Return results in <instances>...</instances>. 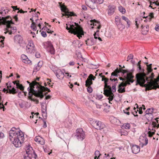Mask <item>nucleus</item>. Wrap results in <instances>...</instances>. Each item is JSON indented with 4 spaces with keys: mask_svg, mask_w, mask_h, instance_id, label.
Here are the masks:
<instances>
[{
    "mask_svg": "<svg viewBox=\"0 0 159 159\" xmlns=\"http://www.w3.org/2000/svg\"><path fill=\"white\" fill-rule=\"evenodd\" d=\"M137 66L139 73L136 74V85L139 84L141 86L145 87L146 90H148V88L149 85L148 84L150 82H152L154 77V73H152L150 75L146 76V73L144 72L145 70L141 68V66Z\"/></svg>",
    "mask_w": 159,
    "mask_h": 159,
    "instance_id": "nucleus-1",
    "label": "nucleus"
},
{
    "mask_svg": "<svg viewBox=\"0 0 159 159\" xmlns=\"http://www.w3.org/2000/svg\"><path fill=\"white\" fill-rule=\"evenodd\" d=\"M41 86L39 83L34 81L30 84V87L28 88L27 90L29 92L32 93L35 96L42 99L44 97V95L41 93Z\"/></svg>",
    "mask_w": 159,
    "mask_h": 159,
    "instance_id": "nucleus-2",
    "label": "nucleus"
},
{
    "mask_svg": "<svg viewBox=\"0 0 159 159\" xmlns=\"http://www.w3.org/2000/svg\"><path fill=\"white\" fill-rule=\"evenodd\" d=\"M13 132L12 131H11L10 139L16 147H20L22 142L24 141L23 134L21 131L19 132V134Z\"/></svg>",
    "mask_w": 159,
    "mask_h": 159,
    "instance_id": "nucleus-3",
    "label": "nucleus"
},
{
    "mask_svg": "<svg viewBox=\"0 0 159 159\" xmlns=\"http://www.w3.org/2000/svg\"><path fill=\"white\" fill-rule=\"evenodd\" d=\"M74 24L75 25L73 24L72 25H69V27L66 24L67 26L66 29L67 30H69V33L73 34L75 35H77V36L79 39H80V38L82 37L81 35L84 34L82 28L76 23H74Z\"/></svg>",
    "mask_w": 159,
    "mask_h": 159,
    "instance_id": "nucleus-4",
    "label": "nucleus"
},
{
    "mask_svg": "<svg viewBox=\"0 0 159 159\" xmlns=\"http://www.w3.org/2000/svg\"><path fill=\"white\" fill-rule=\"evenodd\" d=\"M102 78V80L104 81V94L107 97H108V99L109 100V102L112 104L111 101H112L114 97V95L111 92V87L109 85H108L107 82L109 81V79L105 77V76H101Z\"/></svg>",
    "mask_w": 159,
    "mask_h": 159,
    "instance_id": "nucleus-5",
    "label": "nucleus"
},
{
    "mask_svg": "<svg viewBox=\"0 0 159 159\" xmlns=\"http://www.w3.org/2000/svg\"><path fill=\"white\" fill-rule=\"evenodd\" d=\"M148 90H151L152 89H156L157 88H159V74L156 79L152 81L148 84Z\"/></svg>",
    "mask_w": 159,
    "mask_h": 159,
    "instance_id": "nucleus-6",
    "label": "nucleus"
},
{
    "mask_svg": "<svg viewBox=\"0 0 159 159\" xmlns=\"http://www.w3.org/2000/svg\"><path fill=\"white\" fill-rule=\"evenodd\" d=\"M0 24L7 25L8 27H10V24H14L12 21L11 17L8 16L6 17H2L1 18L0 17Z\"/></svg>",
    "mask_w": 159,
    "mask_h": 159,
    "instance_id": "nucleus-7",
    "label": "nucleus"
},
{
    "mask_svg": "<svg viewBox=\"0 0 159 159\" xmlns=\"http://www.w3.org/2000/svg\"><path fill=\"white\" fill-rule=\"evenodd\" d=\"M59 3L60 4V6L61 11L65 13L62 14V17L63 16H67L68 17L71 16H76V15L73 12H69L68 8H66L65 5L64 4L61 5V3L60 2H59Z\"/></svg>",
    "mask_w": 159,
    "mask_h": 159,
    "instance_id": "nucleus-8",
    "label": "nucleus"
},
{
    "mask_svg": "<svg viewBox=\"0 0 159 159\" xmlns=\"http://www.w3.org/2000/svg\"><path fill=\"white\" fill-rule=\"evenodd\" d=\"M27 150H26V154L24 157L25 159H36L37 155L35 152L30 150V147H27Z\"/></svg>",
    "mask_w": 159,
    "mask_h": 159,
    "instance_id": "nucleus-9",
    "label": "nucleus"
},
{
    "mask_svg": "<svg viewBox=\"0 0 159 159\" xmlns=\"http://www.w3.org/2000/svg\"><path fill=\"white\" fill-rule=\"evenodd\" d=\"M92 126L96 129L101 130L105 128V125L100 121H95L93 122Z\"/></svg>",
    "mask_w": 159,
    "mask_h": 159,
    "instance_id": "nucleus-10",
    "label": "nucleus"
},
{
    "mask_svg": "<svg viewBox=\"0 0 159 159\" xmlns=\"http://www.w3.org/2000/svg\"><path fill=\"white\" fill-rule=\"evenodd\" d=\"M75 136L77 139L79 140H83L85 137V134L82 128L77 129Z\"/></svg>",
    "mask_w": 159,
    "mask_h": 159,
    "instance_id": "nucleus-11",
    "label": "nucleus"
},
{
    "mask_svg": "<svg viewBox=\"0 0 159 159\" xmlns=\"http://www.w3.org/2000/svg\"><path fill=\"white\" fill-rule=\"evenodd\" d=\"M45 48L47 49V50L51 54H54L55 53V50L53 47L51 42L48 41L45 42L44 43Z\"/></svg>",
    "mask_w": 159,
    "mask_h": 159,
    "instance_id": "nucleus-12",
    "label": "nucleus"
},
{
    "mask_svg": "<svg viewBox=\"0 0 159 159\" xmlns=\"http://www.w3.org/2000/svg\"><path fill=\"white\" fill-rule=\"evenodd\" d=\"M26 50L27 52L31 53L34 50V45L33 41H30L26 46Z\"/></svg>",
    "mask_w": 159,
    "mask_h": 159,
    "instance_id": "nucleus-13",
    "label": "nucleus"
},
{
    "mask_svg": "<svg viewBox=\"0 0 159 159\" xmlns=\"http://www.w3.org/2000/svg\"><path fill=\"white\" fill-rule=\"evenodd\" d=\"M86 4L92 9H95L97 5L94 0H85Z\"/></svg>",
    "mask_w": 159,
    "mask_h": 159,
    "instance_id": "nucleus-14",
    "label": "nucleus"
},
{
    "mask_svg": "<svg viewBox=\"0 0 159 159\" xmlns=\"http://www.w3.org/2000/svg\"><path fill=\"white\" fill-rule=\"evenodd\" d=\"M139 141L140 142L139 145L143 147L144 146L147 145L148 142V140L146 137L141 136L140 137Z\"/></svg>",
    "mask_w": 159,
    "mask_h": 159,
    "instance_id": "nucleus-15",
    "label": "nucleus"
},
{
    "mask_svg": "<svg viewBox=\"0 0 159 159\" xmlns=\"http://www.w3.org/2000/svg\"><path fill=\"white\" fill-rule=\"evenodd\" d=\"M57 77L60 80H62L64 77V73L59 69L54 71Z\"/></svg>",
    "mask_w": 159,
    "mask_h": 159,
    "instance_id": "nucleus-16",
    "label": "nucleus"
},
{
    "mask_svg": "<svg viewBox=\"0 0 159 159\" xmlns=\"http://www.w3.org/2000/svg\"><path fill=\"white\" fill-rule=\"evenodd\" d=\"M151 126H152V127H153L152 129L153 131L152 132H151V131H149L148 132V136L149 137H151L152 136V135L154 134V133L155 131V128L156 127H157V128L159 127V124H158L157 125V124L156 123H155L154 122H152Z\"/></svg>",
    "mask_w": 159,
    "mask_h": 159,
    "instance_id": "nucleus-17",
    "label": "nucleus"
},
{
    "mask_svg": "<svg viewBox=\"0 0 159 159\" xmlns=\"http://www.w3.org/2000/svg\"><path fill=\"white\" fill-rule=\"evenodd\" d=\"M152 109L151 108H148L146 111V114H145V116L147 120L148 121L151 120L153 118V116L152 114V113L148 112H149V111H151V110Z\"/></svg>",
    "mask_w": 159,
    "mask_h": 159,
    "instance_id": "nucleus-18",
    "label": "nucleus"
},
{
    "mask_svg": "<svg viewBox=\"0 0 159 159\" xmlns=\"http://www.w3.org/2000/svg\"><path fill=\"white\" fill-rule=\"evenodd\" d=\"M35 141L39 143L42 145H44L45 144V140L44 139L39 136L36 137L34 139Z\"/></svg>",
    "mask_w": 159,
    "mask_h": 159,
    "instance_id": "nucleus-19",
    "label": "nucleus"
},
{
    "mask_svg": "<svg viewBox=\"0 0 159 159\" xmlns=\"http://www.w3.org/2000/svg\"><path fill=\"white\" fill-rule=\"evenodd\" d=\"M21 58L23 61L26 64H31V61L27 57V56L24 55L22 54L21 56Z\"/></svg>",
    "mask_w": 159,
    "mask_h": 159,
    "instance_id": "nucleus-20",
    "label": "nucleus"
},
{
    "mask_svg": "<svg viewBox=\"0 0 159 159\" xmlns=\"http://www.w3.org/2000/svg\"><path fill=\"white\" fill-rule=\"evenodd\" d=\"M140 147L139 146L134 145L132 146L131 149L132 152L136 154L140 151Z\"/></svg>",
    "mask_w": 159,
    "mask_h": 159,
    "instance_id": "nucleus-21",
    "label": "nucleus"
},
{
    "mask_svg": "<svg viewBox=\"0 0 159 159\" xmlns=\"http://www.w3.org/2000/svg\"><path fill=\"white\" fill-rule=\"evenodd\" d=\"M108 14L111 16L112 15L115 10V7L114 6H109L108 7Z\"/></svg>",
    "mask_w": 159,
    "mask_h": 159,
    "instance_id": "nucleus-22",
    "label": "nucleus"
},
{
    "mask_svg": "<svg viewBox=\"0 0 159 159\" xmlns=\"http://www.w3.org/2000/svg\"><path fill=\"white\" fill-rule=\"evenodd\" d=\"M86 44L88 46H92L95 43V41L93 38L88 39L85 41Z\"/></svg>",
    "mask_w": 159,
    "mask_h": 159,
    "instance_id": "nucleus-23",
    "label": "nucleus"
},
{
    "mask_svg": "<svg viewBox=\"0 0 159 159\" xmlns=\"http://www.w3.org/2000/svg\"><path fill=\"white\" fill-rule=\"evenodd\" d=\"M141 27L142 28V33L143 34H146L149 31V29L148 25L143 26L141 25Z\"/></svg>",
    "mask_w": 159,
    "mask_h": 159,
    "instance_id": "nucleus-24",
    "label": "nucleus"
},
{
    "mask_svg": "<svg viewBox=\"0 0 159 159\" xmlns=\"http://www.w3.org/2000/svg\"><path fill=\"white\" fill-rule=\"evenodd\" d=\"M15 42L19 43H22L23 41L22 37L20 35L16 36L14 37Z\"/></svg>",
    "mask_w": 159,
    "mask_h": 159,
    "instance_id": "nucleus-25",
    "label": "nucleus"
},
{
    "mask_svg": "<svg viewBox=\"0 0 159 159\" xmlns=\"http://www.w3.org/2000/svg\"><path fill=\"white\" fill-rule=\"evenodd\" d=\"M116 72L117 73L120 72H122L123 74L125 73H128L130 72V71L128 70H125L122 69L120 68L119 69L118 68H117L116 70Z\"/></svg>",
    "mask_w": 159,
    "mask_h": 159,
    "instance_id": "nucleus-26",
    "label": "nucleus"
},
{
    "mask_svg": "<svg viewBox=\"0 0 159 159\" xmlns=\"http://www.w3.org/2000/svg\"><path fill=\"white\" fill-rule=\"evenodd\" d=\"M90 21L91 22H93V24L94 26L97 25H98V26L97 27L98 29H100L101 27V26L100 24V22H99L98 21H96L95 20H91Z\"/></svg>",
    "mask_w": 159,
    "mask_h": 159,
    "instance_id": "nucleus-27",
    "label": "nucleus"
},
{
    "mask_svg": "<svg viewBox=\"0 0 159 159\" xmlns=\"http://www.w3.org/2000/svg\"><path fill=\"white\" fill-rule=\"evenodd\" d=\"M118 91L120 93H123L125 92V88L122 86V84H120L118 86Z\"/></svg>",
    "mask_w": 159,
    "mask_h": 159,
    "instance_id": "nucleus-28",
    "label": "nucleus"
},
{
    "mask_svg": "<svg viewBox=\"0 0 159 159\" xmlns=\"http://www.w3.org/2000/svg\"><path fill=\"white\" fill-rule=\"evenodd\" d=\"M121 18L123 20L127 22L128 25V27H129L130 26L131 24V22L130 20L124 16H122Z\"/></svg>",
    "mask_w": 159,
    "mask_h": 159,
    "instance_id": "nucleus-29",
    "label": "nucleus"
},
{
    "mask_svg": "<svg viewBox=\"0 0 159 159\" xmlns=\"http://www.w3.org/2000/svg\"><path fill=\"white\" fill-rule=\"evenodd\" d=\"M113 76H115L116 77L118 76L115 70L111 74L110 80L112 81H114V78L113 77Z\"/></svg>",
    "mask_w": 159,
    "mask_h": 159,
    "instance_id": "nucleus-30",
    "label": "nucleus"
},
{
    "mask_svg": "<svg viewBox=\"0 0 159 159\" xmlns=\"http://www.w3.org/2000/svg\"><path fill=\"white\" fill-rule=\"evenodd\" d=\"M93 82L92 80H91L88 78H87V80L85 81V85L86 86H90V85L92 84Z\"/></svg>",
    "mask_w": 159,
    "mask_h": 159,
    "instance_id": "nucleus-31",
    "label": "nucleus"
},
{
    "mask_svg": "<svg viewBox=\"0 0 159 159\" xmlns=\"http://www.w3.org/2000/svg\"><path fill=\"white\" fill-rule=\"evenodd\" d=\"M6 27H7V28H11V31L10 32H9V34H11L13 32L15 33L16 32V27H12L10 25V27H8L7 26Z\"/></svg>",
    "mask_w": 159,
    "mask_h": 159,
    "instance_id": "nucleus-32",
    "label": "nucleus"
},
{
    "mask_svg": "<svg viewBox=\"0 0 159 159\" xmlns=\"http://www.w3.org/2000/svg\"><path fill=\"white\" fill-rule=\"evenodd\" d=\"M134 78V76L132 75L131 73L129 72L127 74L126 77V79L128 80L129 79H132Z\"/></svg>",
    "mask_w": 159,
    "mask_h": 159,
    "instance_id": "nucleus-33",
    "label": "nucleus"
},
{
    "mask_svg": "<svg viewBox=\"0 0 159 159\" xmlns=\"http://www.w3.org/2000/svg\"><path fill=\"white\" fill-rule=\"evenodd\" d=\"M13 131V132H15L16 134H19V132L21 131L20 130H19L18 129H16L15 128L13 127L11 129L9 132V137H10V133L11 131Z\"/></svg>",
    "mask_w": 159,
    "mask_h": 159,
    "instance_id": "nucleus-34",
    "label": "nucleus"
},
{
    "mask_svg": "<svg viewBox=\"0 0 159 159\" xmlns=\"http://www.w3.org/2000/svg\"><path fill=\"white\" fill-rule=\"evenodd\" d=\"M33 95H34V94H33L32 93L29 92L28 98L31 101L34 102H35L36 101V99L32 98Z\"/></svg>",
    "mask_w": 159,
    "mask_h": 159,
    "instance_id": "nucleus-35",
    "label": "nucleus"
},
{
    "mask_svg": "<svg viewBox=\"0 0 159 159\" xmlns=\"http://www.w3.org/2000/svg\"><path fill=\"white\" fill-rule=\"evenodd\" d=\"M94 154L95 156L94 157V158L95 159H96V158L98 159L100 155L99 151L98 150L95 151Z\"/></svg>",
    "mask_w": 159,
    "mask_h": 159,
    "instance_id": "nucleus-36",
    "label": "nucleus"
},
{
    "mask_svg": "<svg viewBox=\"0 0 159 159\" xmlns=\"http://www.w3.org/2000/svg\"><path fill=\"white\" fill-rule=\"evenodd\" d=\"M119 11L122 14H124L125 13L126 10L122 6H120L118 7Z\"/></svg>",
    "mask_w": 159,
    "mask_h": 159,
    "instance_id": "nucleus-37",
    "label": "nucleus"
},
{
    "mask_svg": "<svg viewBox=\"0 0 159 159\" xmlns=\"http://www.w3.org/2000/svg\"><path fill=\"white\" fill-rule=\"evenodd\" d=\"M9 93L12 94H15L17 93V91H16V89L14 88L13 87L11 89H9Z\"/></svg>",
    "mask_w": 159,
    "mask_h": 159,
    "instance_id": "nucleus-38",
    "label": "nucleus"
},
{
    "mask_svg": "<svg viewBox=\"0 0 159 159\" xmlns=\"http://www.w3.org/2000/svg\"><path fill=\"white\" fill-rule=\"evenodd\" d=\"M16 86L17 88L21 90H24V87L21 84H20L19 83H16Z\"/></svg>",
    "mask_w": 159,
    "mask_h": 159,
    "instance_id": "nucleus-39",
    "label": "nucleus"
},
{
    "mask_svg": "<svg viewBox=\"0 0 159 159\" xmlns=\"http://www.w3.org/2000/svg\"><path fill=\"white\" fill-rule=\"evenodd\" d=\"M153 70L152 69V67H147V72L146 74V76H147V75H148V74L152 72Z\"/></svg>",
    "mask_w": 159,
    "mask_h": 159,
    "instance_id": "nucleus-40",
    "label": "nucleus"
},
{
    "mask_svg": "<svg viewBox=\"0 0 159 159\" xmlns=\"http://www.w3.org/2000/svg\"><path fill=\"white\" fill-rule=\"evenodd\" d=\"M36 24L34 22H33L31 25V28L34 30L36 31L37 30V27L35 25Z\"/></svg>",
    "mask_w": 159,
    "mask_h": 159,
    "instance_id": "nucleus-41",
    "label": "nucleus"
},
{
    "mask_svg": "<svg viewBox=\"0 0 159 159\" xmlns=\"http://www.w3.org/2000/svg\"><path fill=\"white\" fill-rule=\"evenodd\" d=\"M123 128L125 129H129L130 128V125L129 123L125 124L122 126Z\"/></svg>",
    "mask_w": 159,
    "mask_h": 159,
    "instance_id": "nucleus-42",
    "label": "nucleus"
},
{
    "mask_svg": "<svg viewBox=\"0 0 159 159\" xmlns=\"http://www.w3.org/2000/svg\"><path fill=\"white\" fill-rule=\"evenodd\" d=\"M117 27L119 29L121 30L125 28V26L122 25L120 22H119L117 25Z\"/></svg>",
    "mask_w": 159,
    "mask_h": 159,
    "instance_id": "nucleus-43",
    "label": "nucleus"
},
{
    "mask_svg": "<svg viewBox=\"0 0 159 159\" xmlns=\"http://www.w3.org/2000/svg\"><path fill=\"white\" fill-rule=\"evenodd\" d=\"M41 87H42V90H41V93L42 94L44 95L43 93V92L44 91H47V90H48V88L47 87H45L43 86H41Z\"/></svg>",
    "mask_w": 159,
    "mask_h": 159,
    "instance_id": "nucleus-44",
    "label": "nucleus"
},
{
    "mask_svg": "<svg viewBox=\"0 0 159 159\" xmlns=\"http://www.w3.org/2000/svg\"><path fill=\"white\" fill-rule=\"evenodd\" d=\"M40 69V66H36L34 68L33 72H36L37 71L39 70Z\"/></svg>",
    "mask_w": 159,
    "mask_h": 159,
    "instance_id": "nucleus-45",
    "label": "nucleus"
},
{
    "mask_svg": "<svg viewBox=\"0 0 159 159\" xmlns=\"http://www.w3.org/2000/svg\"><path fill=\"white\" fill-rule=\"evenodd\" d=\"M99 32V30H98L93 35L94 36V38L95 39H97L98 38V37L99 36V34H98Z\"/></svg>",
    "mask_w": 159,
    "mask_h": 159,
    "instance_id": "nucleus-46",
    "label": "nucleus"
},
{
    "mask_svg": "<svg viewBox=\"0 0 159 159\" xmlns=\"http://www.w3.org/2000/svg\"><path fill=\"white\" fill-rule=\"evenodd\" d=\"M130 109V107H128V108L125 109V110H124V112L127 114V115H129V112L128 111Z\"/></svg>",
    "mask_w": 159,
    "mask_h": 159,
    "instance_id": "nucleus-47",
    "label": "nucleus"
},
{
    "mask_svg": "<svg viewBox=\"0 0 159 159\" xmlns=\"http://www.w3.org/2000/svg\"><path fill=\"white\" fill-rule=\"evenodd\" d=\"M111 92L113 93V92L114 93L116 91V86L115 85H113L112 86V88H111Z\"/></svg>",
    "mask_w": 159,
    "mask_h": 159,
    "instance_id": "nucleus-48",
    "label": "nucleus"
},
{
    "mask_svg": "<svg viewBox=\"0 0 159 159\" xmlns=\"http://www.w3.org/2000/svg\"><path fill=\"white\" fill-rule=\"evenodd\" d=\"M87 87H88L87 88L88 92L89 93H92L93 91V89L92 88L90 87V86H88Z\"/></svg>",
    "mask_w": 159,
    "mask_h": 159,
    "instance_id": "nucleus-49",
    "label": "nucleus"
},
{
    "mask_svg": "<svg viewBox=\"0 0 159 159\" xmlns=\"http://www.w3.org/2000/svg\"><path fill=\"white\" fill-rule=\"evenodd\" d=\"M1 38H2L3 39L1 40V41H0V42L2 43L1 44V46L2 47H3L4 46H3V41L4 39H5V37L2 36H0V39H1Z\"/></svg>",
    "mask_w": 159,
    "mask_h": 159,
    "instance_id": "nucleus-50",
    "label": "nucleus"
},
{
    "mask_svg": "<svg viewBox=\"0 0 159 159\" xmlns=\"http://www.w3.org/2000/svg\"><path fill=\"white\" fill-rule=\"evenodd\" d=\"M88 78H89L91 80H94L96 77L94 76L93 75L91 74L89 75L88 77Z\"/></svg>",
    "mask_w": 159,
    "mask_h": 159,
    "instance_id": "nucleus-51",
    "label": "nucleus"
},
{
    "mask_svg": "<svg viewBox=\"0 0 159 159\" xmlns=\"http://www.w3.org/2000/svg\"><path fill=\"white\" fill-rule=\"evenodd\" d=\"M134 112H132L133 114L135 116H138V115L137 114V111H138V110L137 109V111H136V108L135 107H134Z\"/></svg>",
    "mask_w": 159,
    "mask_h": 159,
    "instance_id": "nucleus-52",
    "label": "nucleus"
},
{
    "mask_svg": "<svg viewBox=\"0 0 159 159\" xmlns=\"http://www.w3.org/2000/svg\"><path fill=\"white\" fill-rule=\"evenodd\" d=\"M2 11L4 12L5 14H6L9 11V10L7 9H6L4 7L2 8L1 9Z\"/></svg>",
    "mask_w": 159,
    "mask_h": 159,
    "instance_id": "nucleus-53",
    "label": "nucleus"
},
{
    "mask_svg": "<svg viewBox=\"0 0 159 159\" xmlns=\"http://www.w3.org/2000/svg\"><path fill=\"white\" fill-rule=\"evenodd\" d=\"M133 56L132 54H130L128 55V60H127V61H128L130 59H132L133 58Z\"/></svg>",
    "mask_w": 159,
    "mask_h": 159,
    "instance_id": "nucleus-54",
    "label": "nucleus"
},
{
    "mask_svg": "<svg viewBox=\"0 0 159 159\" xmlns=\"http://www.w3.org/2000/svg\"><path fill=\"white\" fill-rule=\"evenodd\" d=\"M90 66L92 69H96L97 68L98 66L96 65H93L92 64L90 65Z\"/></svg>",
    "mask_w": 159,
    "mask_h": 159,
    "instance_id": "nucleus-55",
    "label": "nucleus"
},
{
    "mask_svg": "<svg viewBox=\"0 0 159 159\" xmlns=\"http://www.w3.org/2000/svg\"><path fill=\"white\" fill-rule=\"evenodd\" d=\"M154 14L153 13H151L149 14V19L150 20L152 18H153L154 17L153 16Z\"/></svg>",
    "mask_w": 159,
    "mask_h": 159,
    "instance_id": "nucleus-56",
    "label": "nucleus"
},
{
    "mask_svg": "<svg viewBox=\"0 0 159 159\" xmlns=\"http://www.w3.org/2000/svg\"><path fill=\"white\" fill-rule=\"evenodd\" d=\"M42 35L44 37H45L47 36V34L44 31H42L41 32Z\"/></svg>",
    "mask_w": 159,
    "mask_h": 159,
    "instance_id": "nucleus-57",
    "label": "nucleus"
},
{
    "mask_svg": "<svg viewBox=\"0 0 159 159\" xmlns=\"http://www.w3.org/2000/svg\"><path fill=\"white\" fill-rule=\"evenodd\" d=\"M4 107H5L4 106L3 104L2 103H0V109H1L2 108H3V110H4Z\"/></svg>",
    "mask_w": 159,
    "mask_h": 159,
    "instance_id": "nucleus-58",
    "label": "nucleus"
},
{
    "mask_svg": "<svg viewBox=\"0 0 159 159\" xmlns=\"http://www.w3.org/2000/svg\"><path fill=\"white\" fill-rule=\"evenodd\" d=\"M155 29L157 31H159V24L156 25L155 27Z\"/></svg>",
    "mask_w": 159,
    "mask_h": 159,
    "instance_id": "nucleus-59",
    "label": "nucleus"
},
{
    "mask_svg": "<svg viewBox=\"0 0 159 159\" xmlns=\"http://www.w3.org/2000/svg\"><path fill=\"white\" fill-rule=\"evenodd\" d=\"M35 57L37 58H39L40 57V54L39 53L37 52L35 54Z\"/></svg>",
    "mask_w": 159,
    "mask_h": 159,
    "instance_id": "nucleus-60",
    "label": "nucleus"
},
{
    "mask_svg": "<svg viewBox=\"0 0 159 159\" xmlns=\"http://www.w3.org/2000/svg\"><path fill=\"white\" fill-rule=\"evenodd\" d=\"M82 8L83 10H85V11H86L87 10V7L84 5H82Z\"/></svg>",
    "mask_w": 159,
    "mask_h": 159,
    "instance_id": "nucleus-61",
    "label": "nucleus"
},
{
    "mask_svg": "<svg viewBox=\"0 0 159 159\" xmlns=\"http://www.w3.org/2000/svg\"><path fill=\"white\" fill-rule=\"evenodd\" d=\"M120 84H122V86L124 87H126L127 85L126 83H124L123 82H122Z\"/></svg>",
    "mask_w": 159,
    "mask_h": 159,
    "instance_id": "nucleus-62",
    "label": "nucleus"
},
{
    "mask_svg": "<svg viewBox=\"0 0 159 159\" xmlns=\"http://www.w3.org/2000/svg\"><path fill=\"white\" fill-rule=\"evenodd\" d=\"M4 135L3 134L2 132H0V138H2L4 137Z\"/></svg>",
    "mask_w": 159,
    "mask_h": 159,
    "instance_id": "nucleus-63",
    "label": "nucleus"
},
{
    "mask_svg": "<svg viewBox=\"0 0 159 159\" xmlns=\"http://www.w3.org/2000/svg\"><path fill=\"white\" fill-rule=\"evenodd\" d=\"M128 80L129 82H131V83H133L134 81V80H133V79H129Z\"/></svg>",
    "mask_w": 159,
    "mask_h": 159,
    "instance_id": "nucleus-64",
    "label": "nucleus"
}]
</instances>
